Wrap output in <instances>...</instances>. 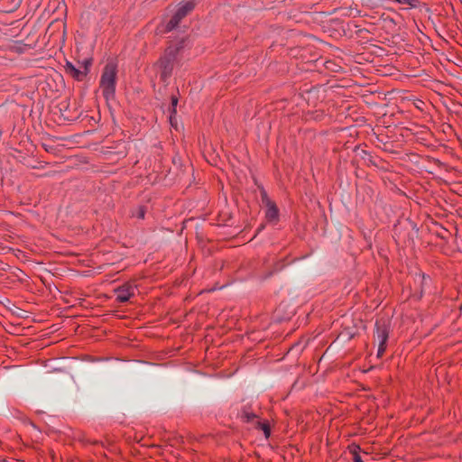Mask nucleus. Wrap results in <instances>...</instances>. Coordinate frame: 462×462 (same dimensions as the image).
I'll use <instances>...</instances> for the list:
<instances>
[{
    "label": "nucleus",
    "instance_id": "nucleus-1",
    "mask_svg": "<svg viewBox=\"0 0 462 462\" xmlns=\"http://www.w3.org/2000/svg\"><path fill=\"white\" fill-rule=\"evenodd\" d=\"M191 42L189 37H182L171 42L164 51L163 55L158 60L160 78L166 82L171 76L174 66L179 63L181 53L189 49Z\"/></svg>",
    "mask_w": 462,
    "mask_h": 462
},
{
    "label": "nucleus",
    "instance_id": "nucleus-2",
    "mask_svg": "<svg viewBox=\"0 0 462 462\" xmlns=\"http://www.w3.org/2000/svg\"><path fill=\"white\" fill-rule=\"evenodd\" d=\"M116 78L117 65L114 61L107 62L104 67L99 82V87L106 100L115 97Z\"/></svg>",
    "mask_w": 462,
    "mask_h": 462
},
{
    "label": "nucleus",
    "instance_id": "nucleus-3",
    "mask_svg": "<svg viewBox=\"0 0 462 462\" xmlns=\"http://www.w3.org/2000/svg\"><path fill=\"white\" fill-rule=\"evenodd\" d=\"M195 5L196 3L194 1L180 3L175 14L167 23L165 28L166 32H171L175 29L179 25L180 22L195 8Z\"/></svg>",
    "mask_w": 462,
    "mask_h": 462
},
{
    "label": "nucleus",
    "instance_id": "nucleus-4",
    "mask_svg": "<svg viewBox=\"0 0 462 462\" xmlns=\"http://www.w3.org/2000/svg\"><path fill=\"white\" fill-rule=\"evenodd\" d=\"M136 286L131 282H125L115 289V294L118 302H127L135 293Z\"/></svg>",
    "mask_w": 462,
    "mask_h": 462
},
{
    "label": "nucleus",
    "instance_id": "nucleus-5",
    "mask_svg": "<svg viewBox=\"0 0 462 462\" xmlns=\"http://www.w3.org/2000/svg\"><path fill=\"white\" fill-rule=\"evenodd\" d=\"M389 326L383 319L376 320L375 322V336L378 343L381 345L387 344L389 337Z\"/></svg>",
    "mask_w": 462,
    "mask_h": 462
},
{
    "label": "nucleus",
    "instance_id": "nucleus-6",
    "mask_svg": "<svg viewBox=\"0 0 462 462\" xmlns=\"http://www.w3.org/2000/svg\"><path fill=\"white\" fill-rule=\"evenodd\" d=\"M64 70L66 74L78 81H82L87 76V71H82V69L76 68L73 63L69 60L66 61Z\"/></svg>",
    "mask_w": 462,
    "mask_h": 462
},
{
    "label": "nucleus",
    "instance_id": "nucleus-7",
    "mask_svg": "<svg viewBox=\"0 0 462 462\" xmlns=\"http://www.w3.org/2000/svg\"><path fill=\"white\" fill-rule=\"evenodd\" d=\"M267 210L265 213V217L269 221L277 220L279 217V209L274 202L272 200H268L267 202Z\"/></svg>",
    "mask_w": 462,
    "mask_h": 462
},
{
    "label": "nucleus",
    "instance_id": "nucleus-8",
    "mask_svg": "<svg viewBox=\"0 0 462 462\" xmlns=\"http://www.w3.org/2000/svg\"><path fill=\"white\" fill-rule=\"evenodd\" d=\"M146 214V207L138 206L136 208L133 209L131 212V216L133 217H136L138 219H143Z\"/></svg>",
    "mask_w": 462,
    "mask_h": 462
},
{
    "label": "nucleus",
    "instance_id": "nucleus-9",
    "mask_svg": "<svg viewBox=\"0 0 462 462\" xmlns=\"http://www.w3.org/2000/svg\"><path fill=\"white\" fill-rule=\"evenodd\" d=\"M241 418L245 421L250 422L256 418V415L253 411H249L246 407H244L243 410L241 411Z\"/></svg>",
    "mask_w": 462,
    "mask_h": 462
},
{
    "label": "nucleus",
    "instance_id": "nucleus-10",
    "mask_svg": "<svg viewBox=\"0 0 462 462\" xmlns=\"http://www.w3.org/2000/svg\"><path fill=\"white\" fill-rule=\"evenodd\" d=\"M177 105H178V97L176 96H172L171 99V107H170V112H171L170 121H171V125H172L173 115L176 114Z\"/></svg>",
    "mask_w": 462,
    "mask_h": 462
},
{
    "label": "nucleus",
    "instance_id": "nucleus-11",
    "mask_svg": "<svg viewBox=\"0 0 462 462\" xmlns=\"http://www.w3.org/2000/svg\"><path fill=\"white\" fill-rule=\"evenodd\" d=\"M360 447L359 446H354L351 449V452L353 454V462H363L361 456L359 455Z\"/></svg>",
    "mask_w": 462,
    "mask_h": 462
},
{
    "label": "nucleus",
    "instance_id": "nucleus-12",
    "mask_svg": "<svg viewBox=\"0 0 462 462\" xmlns=\"http://www.w3.org/2000/svg\"><path fill=\"white\" fill-rule=\"evenodd\" d=\"M397 3L408 5L411 8H416L420 4L419 0H399Z\"/></svg>",
    "mask_w": 462,
    "mask_h": 462
},
{
    "label": "nucleus",
    "instance_id": "nucleus-13",
    "mask_svg": "<svg viewBox=\"0 0 462 462\" xmlns=\"http://www.w3.org/2000/svg\"><path fill=\"white\" fill-rule=\"evenodd\" d=\"M282 268H283V264L281 262H277L273 266V271L269 272L263 278L266 279V278L270 277L271 275H273V273H275L281 271Z\"/></svg>",
    "mask_w": 462,
    "mask_h": 462
},
{
    "label": "nucleus",
    "instance_id": "nucleus-14",
    "mask_svg": "<svg viewBox=\"0 0 462 462\" xmlns=\"http://www.w3.org/2000/svg\"><path fill=\"white\" fill-rule=\"evenodd\" d=\"M91 60H84L81 63V67L83 68L82 71H87V74L89 71V67L91 66Z\"/></svg>",
    "mask_w": 462,
    "mask_h": 462
},
{
    "label": "nucleus",
    "instance_id": "nucleus-15",
    "mask_svg": "<svg viewBox=\"0 0 462 462\" xmlns=\"http://www.w3.org/2000/svg\"><path fill=\"white\" fill-rule=\"evenodd\" d=\"M420 285H421V291H420V297L422 296V292H423V286L424 284L426 283V282L430 279V276H426L425 274H421L420 275Z\"/></svg>",
    "mask_w": 462,
    "mask_h": 462
},
{
    "label": "nucleus",
    "instance_id": "nucleus-16",
    "mask_svg": "<svg viewBox=\"0 0 462 462\" xmlns=\"http://www.w3.org/2000/svg\"><path fill=\"white\" fill-rule=\"evenodd\" d=\"M386 346H387V344H384V345L378 344V349H377V356L378 357H382L383 356V355L385 352Z\"/></svg>",
    "mask_w": 462,
    "mask_h": 462
},
{
    "label": "nucleus",
    "instance_id": "nucleus-17",
    "mask_svg": "<svg viewBox=\"0 0 462 462\" xmlns=\"http://www.w3.org/2000/svg\"><path fill=\"white\" fill-rule=\"evenodd\" d=\"M386 346H387V344H384V345L378 344V349H377V356L378 357H382L383 356V355L385 352Z\"/></svg>",
    "mask_w": 462,
    "mask_h": 462
},
{
    "label": "nucleus",
    "instance_id": "nucleus-18",
    "mask_svg": "<svg viewBox=\"0 0 462 462\" xmlns=\"http://www.w3.org/2000/svg\"><path fill=\"white\" fill-rule=\"evenodd\" d=\"M260 426L263 431L264 432L265 437L268 438L270 436L271 431L269 425L266 423H260Z\"/></svg>",
    "mask_w": 462,
    "mask_h": 462
},
{
    "label": "nucleus",
    "instance_id": "nucleus-19",
    "mask_svg": "<svg viewBox=\"0 0 462 462\" xmlns=\"http://www.w3.org/2000/svg\"><path fill=\"white\" fill-rule=\"evenodd\" d=\"M262 200L266 206H267L268 200H270V199L268 198L267 193L264 189L262 190Z\"/></svg>",
    "mask_w": 462,
    "mask_h": 462
},
{
    "label": "nucleus",
    "instance_id": "nucleus-20",
    "mask_svg": "<svg viewBox=\"0 0 462 462\" xmlns=\"http://www.w3.org/2000/svg\"><path fill=\"white\" fill-rule=\"evenodd\" d=\"M393 1L397 3L399 0H393Z\"/></svg>",
    "mask_w": 462,
    "mask_h": 462
}]
</instances>
